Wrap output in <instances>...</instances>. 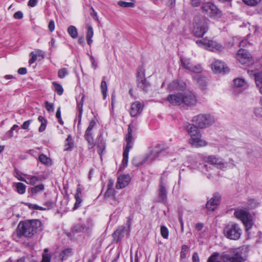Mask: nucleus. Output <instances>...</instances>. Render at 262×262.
I'll use <instances>...</instances> for the list:
<instances>
[{
  "mask_svg": "<svg viewBox=\"0 0 262 262\" xmlns=\"http://www.w3.org/2000/svg\"><path fill=\"white\" fill-rule=\"evenodd\" d=\"M208 31V26L205 21L196 23L193 27V32L197 37H202Z\"/></svg>",
  "mask_w": 262,
  "mask_h": 262,
  "instance_id": "2eb2a0df",
  "label": "nucleus"
},
{
  "mask_svg": "<svg viewBox=\"0 0 262 262\" xmlns=\"http://www.w3.org/2000/svg\"><path fill=\"white\" fill-rule=\"evenodd\" d=\"M255 216L247 212V231L250 229L254 225Z\"/></svg>",
  "mask_w": 262,
  "mask_h": 262,
  "instance_id": "72a5a7b5",
  "label": "nucleus"
},
{
  "mask_svg": "<svg viewBox=\"0 0 262 262\" xmlns=\"http://www.w3.org/2000/svg\"><path fill=\"white\" fill-rule=\"evenodd\" d=\"M16 188L17 192L19 194H24L26 192V187L22 183L18 182L16 184Z\"/></svg>",
  "mask_w": 262,
  "mask_h": 262,
  "instance_id": "a19ab883",
  "label": "nucleus"
},
{
  "mask_svg": "<svg viewBox=\"0 0 262 262\" xmlns=\"http://www.w3.org/2000/svg\"><path fill=\"white\" fill-rule=\"evenodd\" d=\"M248 73L250 76L254 78L255 84L256 86L259 88V91L260 88L262 86V71L256 72L253 74L252 71H248Z\"/></svg>",
  "mask_w": 262,
  "mask_h": 262,
  "instance_id": "393cba45",
  "label": "nucleus"
},
{
  "mask_svg": "<svg viewBox=\"0 0 262 262\" xmlns=\"http://www.w3.org/2000/svg\"><path fill=\"white\" fill-rule=\"evenodd\" d=\"M254 114L257 118H262V106L255 107L254 110Z\"/></svg>",
  "mask_w": 262,
  "mask_h": 262,
  "instance_id": "3c124183",
  "label": "nucleus"
},
{
  "mask_svg": "<svg viewBox=\"0 0 262 262\" xmlns=\"http://www.w3.org/2000/svg\"><path fill=\"white\" fill-rule=\"evenodd\" d=\"M196 103V97L191 91L186 90L182 93V104L188 106H192L195 105Z\"/></svg>",
  "mask_w": 262,
  "mask_h": 262,
  "instance_id": "9d476101",
  "label": "nucleus"
},
{
  "mask_svg": "<svg viewBox=\"0 0 262 262\" xmlns=\"http://www.w3.org/2000/svg\"><path fill=\"white\" fill-rule=\"evenodd\" d=\"M119 6L125 8H130L134 6V3L132 2H126L124 1H119L118 3Z\"/></svg>",
  "mask_w": 262,
  "mask_h": 262,
  "instance_id": "8fccbe9b",
  "label": "nucleus"
},
{
  "mask_svg": "<svg viewBox=\"0 0 262 262\" xmlns=\"http://www.w3.org/2000/svg\"><path fill=\"white\" fill-rule=\"evenodd\" d=\"M137 86L144 92L148 91L150 83L145 77L144 70L142 67L137 71Z\"/></svg>",
  "mask_w": 262,
  "mask_h": 262,
  "instance_id": "1a4fd4ad",
  "label": "nucleus"
},
{
  "mask_svg": "<svg viewBox=\"0 0 262 262\" xmlns=\"http://www.w3.org/2000/svg\"><path fill=\"white\" fill-rule=\"evenodd\" d=\"M97 147L99 148V150L98 151L99 154H100V152H102V150L105 148V143L103 141V140H102L101 135L99 136V137L98 138Z\"/></svg>",
  "mask_w": 262,
  "mask_h": 262,
  "instance_id": "c03bdc74",
  "label": "nucleus"
},
{
  "mask_svg": "<svg viewBox=\"0 0 262 262\" xmlns=\"http://www.w3.org/2000/svg\"><path fill=\"white\" fill-rule=\"evenodd\" d=\"M41 223L38 220H32L20 222L18 225L17 234L20 237L22 236L32 237L37 230H41Z\"/></svg>",
  "mask_w": 262,
  "mask_h": 262,
  "instance_id": "f257e3e1",
  "label": "nucleus"
},
{
  "mask_svg": "<svg viewBox=\"0 0 262 262\" xmlns=\"http://www.w3.org/2000/svg\"><path fill=\"white\" fill-rule=\"evenodd\" d=\"M130 181L129 175H120L118 177L116 185L117 189H121L127 186Z\"/></svg>",
  "mask_w": 262,
  "mask_h": 262,
  "instance_id": "4be33fe9",
  "label": "nucleus"
},
{
  "mask_svg": "<svg viewBox=\"0 0 262 262\" xmlns=\"http://www.w3.org/2000/svg\"><path fill=\"white\" fill-rule=\"evenodd\" d=\"M167 89L170 92L183 93L186 90V84L184 81L176 80L169 84Z\"/></svg>",
  "mask_w": 262,
  "mask_h": 262,
  "instance_id": "f8f14e48",
  "label": "nucleus"
},
{
  "mask_svg": "<svg viewBox=\"0 0 262 262\" xmlns=\"http://www.w3.org/2000/svg\"><path fill=\"white\" fill-rule=\"evenodd\" d=\"M49 30L51 32H53L55 29V24L53 20H50L48 25Z\"/></svg>",
  "mask_w": 262,
  "mask_h": 262,
  "instance_id": "0e129e2a",
  "label": "nucleus"
},
{
  "mask_svg": "<svg viewBox=\"0 0 262 262\" xmlns=\"http://www.w3.org/2000/svg\"><path fill=\"white\" fill-rule=\"evenodd\" d=\"M184 127L191 137L189 142L192 146L200 147L207 145L206 142L201 139V134L196 126L188 122H185Z\"/></svg>",
  "mask_w": 262,
  "mask_h": 262,
  "instance_id": "f03ea898",
  "label": "nucleus"
},
{
  "mask_svg": "<svg viewBox=\"0 0 262 262\" xmlns=\"http://www.w3.org/2000/svg\"><path fill=\"white\" fill-rule=\"evenodd\" d=\"M13 17L15 19H21L23 17V13L21 11H17L14 14Z\"/></svg>",
  "mask_w": 262,
  "mask_h": 262,
  "instance_id": "e2e57ef3",
  "label": "nucleus"
},
{
  "mask_svg": "<svg viewBox=\"0 0 262 262\" xmlns=\"http://www.w3.org/2000/svg\"><path fill=\"white\" fill-rule=\"evenodd\" d=\"M105 197L111 198V203L114 206H116L119 203V201L114 195V190L113 188H108L107 189L105 193Z\"/></svg>",
  "mask_w": 262,
  "mask_h": 262,
  "instance_id": "cd10ccee",
  "label": "nucleus"
},
{
  "mask_svg": "<svg viewBox=\"0 0 262 262\" xmlns=\"http://www.w3.org/2000/svg\"><path fill=\"white\" fill-rule=\"evenodd\" d=\"M38 159L41 163L46 165H50L52 164L51 160L43 154L39 156Z\"/></svg>",
  "mask_w": 262,
  "mask_h": 262,
  "instance_id": "f704fd0d",
  "label": "nucleus"
},
{
  "mask_svg": "<svg viewBox=\"0 0 262 262\" xmlns=\"http://www.w3.org/2000/svg\"><path fill=\"white\" fill-rule=\"evenodd\" d=\"M47 124V122L41 123V125L38 129L39 132H43V131H45L46 128Z\"/></svg>",
  "mask_w": 262,
  "mask_h": 262,
  "instance_id": "338daca9",
  "label": "nucleus"
},
{
  "mask_svg": "<svg viewBox=\"0 0 262 262\" xmlns=\"http://www.w3.org/2000/svg\"><path fill=\"white\" fill-rule=\"evenodd\" d=\"M207 161L210 164L213 165L218 168L223 169L227 167L228 163L225 162L221 158L217 156H209L207 157Z\"/></svg>",
  "mask_w": 262,
  "mask_h": 262,
  "instance_id": "ddd939ff",
  "label": "nucleus"
},
{
  "mask_svg": "<svg viewBox=\"0 0 262 262\" xmlns=\"http://www.w3.org/2000/svg\"><path fill=\"white\" fill-rule=\"evenodd\" d=\"M234 84L233 92L235 94L238 95L244 90L243 87L245 84V79L239 78H236L234 80Z\"/></svg>",
  "mask_w": 262,
  "mask_h": 262,
  "instance_id": "5701e85b",
  "label": "nucleus"
},
{
  "mask_svg": "<svg viewBox=\"0 0 262 262\" xmlns=\"http://www.w3.org/2000/svg\"><path fill=\"white\" fill-rule=\"evenodd\" d=\"M49 250L47 248L44 249V252L42 254V258L41 262H50L51 256L48 253Z\"/></svg>",
  "mask_w": 262,
  "mask_h": 262,
  "instance_id": "79ce46f5",
  "label": "nucleus"
},
{
  "mask_svg": "<svg viewBox=\"0 0 262 262\" xmlns=\"http://www.w3.org/2000/svg\"><path fill=\"white\" fill-rule=\"evenodd\" d=\"M127 225L128 226V230L126 229L125 227L120 226L114 232L113 234V237L114 240L116 242H120L124 237L125 234H129L130 231V220H128L127 222Z\"/></svg>",
  "mask_w": 262,
  "mask_h": 262,
  "instance_id": "9b49d317",
  "label": "nucleus"
},
{
  "mask_svg": "<svg viewBox=\"0 0 262 262\" xmlns=\"http://www.w3.org/2000/svg\"><path fill=\"white\" fill-rule=\"evenodd\" d=\"M97 120L96 119H92L89 123L84 133V138L89 144V148L91 149L94 147V139L93 137V129L96 126Z\"/></svg>",
  "mask_w": 262,
  "mask_h": 262,
  "instance_id": "6e6552de",
  "label": "nucleus"
},
{
  "mask_svg": "<svg viewBox=\"0 0 262 262\" xmlns=\"http://www.w3.org/2000/svg\"><path fill=\"white\" fill-rule=\"evenodd\" d=\"M192 122L195 123L199 127L204 128L212 124L215 119L209 114H200L193 117Z\"/></svg>",
  "mask_w": 262,
  "mask_h": 262,
  "instance_id": "7ed1b4c3",
  "label": "nucleus"
},
{
  "mask_svg": "<svg viewBox=\"0 0 262 262\" xmlns=\"http://www.w3.org/2000/svg\"><path fill=\"white\" fill-rule=\"evenodd\" d=\"M221 200V195L218 193H215L210 200L207 201L206 207L208 210L214 211L219 205Z\"/></svg>",
  "mask_w": 262,
  "mask_h": 262,
  "instance_id": "6ab92c4d",
  "label": "nucleus"
},
{
  "mask_svg": "<svg viewBox=\"0 0 262 262\" xmlns=\"http://www.w3.org/2000/svg\"><path fill=\"white\" fill-rule=\"evenodd\" d=\"M249 30L250 33L248 34L247 37H250V36H253L255 34V33L257 31V28L254 26H249Z\"/></svg>",
  "mask_w": 262,
  "mask_h": 262,
  "instance_id": "603ef678",
  "label": "nucleus"
},
{
  "mask_svg": "<svg viewBox=\"0 0 262 262\" xmlns=\"http://www.w3.org/2000/svg\"><path fill=\"white\" fill-rule=\"evenodd\" d=\"M18 73L20 75H25L27 73V70L25 68H20L18 70Z\"/></svg>",
  "mask_w": 262,
  "mask_h": 262,
  "instance_id": "774afa93",
  "label": "nucleus"
},
{
  "mask_svg": "<svg viewBox=\"0 0 262 262\" xmlns=\"http://www.w3.org/2000/svg\"><path fill=\"white\" fill-rule=\"evenodd\" d=\"M100 89L102 94L103 95V99H105L107 96V85L106 82L105 81V78L103 77L102 78V80L101 82Z\"/></svg>",
  "mask_w": 262,
  "mask_h": 262,
  "instance_id": "7c9ffc66",
  "label": "nucleus"
},
{
  "mask_svg": "<svg viewBox=\"0 0 262 262\" xmlns=\"http://www.w3.org/2000/svg\"><path fill=\"white\" fill-rule=\"evenodd\" d=\"M25 176L27 177V179L29 180V181H27V182H26L28 184L33 185L41 180L37 176H33L28 174H25Z\"/></svg>",
  "mask_w": 262,
  "mask_h": 262,
  "instance_id": "c9c22d12",
  "label": "nucleus"
},
{
  "mask_svg": "<svg viewBox=\"0 0 262 262\" xmlns=\"http://www.w3.org/2000/svg\"><path fill=\"white\" fill-rule=\"evenodd\" d=\"M55 202L54 201L49 200L47 201L44 204L45 208L46 209H50L54 207Z\"/></svg>",
  "mask_w": 262,
  "mask_h": 262,
  "instance_id": "864d4df0",
  "label": "nucleus"
},
{
  "mask_svg": "<svg viewBox=\"0 0 262 262\" xmlns=\"http://www.w3.org/2000/svg\"><path fill=\"white\" fill-rule=\"evenodd\" d=\"M188 248V246L186 245H183L182 246L180 252V258L181 259L186 258V252L187 251Z\"/></svg>",
  "mask_w": 262,
  "mask_h": 262,
  "instance_id": "49530a36",
  "label": "nucleus"
},
{
  "mask_svg": "<svg viewBox=\"0 0 262 262\" xmlns=\"http://www.w3.org/2000/svg\"><path fill=\"white\" fill-rule=\"evenodd\" d=\"M72 252V249L68 248L63 250L60 253V257L62 260H65L71 255Z\"/></svg>",
  "mask_w": 262,
  "mask_h": 262,
  "instance_id": "37998d69",
  "label": "nucleus"
},
{
  "mask_svg": "<svg viewBox=\"0 0 262 262\" xmlns=\"http://www.w3.org/2000/svg\"><path fill=\"white\" fill-rule=\"evenodd\" d=\"M44 190V185L42 184L36 185L30 189L32 194H37Z\"/></svg>",
  "mask_w": 262,
  "mask_h": 262,
  "instance_id": "ea45409f",
  "label": "nucleus"
},
{
  "mask_svg": "<svg viewBox=\"0 0 262 262\" xmlns=\"http://www.w3.org/2000/svg\"><path fill=\"white\" fill-rule=\"evenodd\" d=\"M198 46L213 52L221 51L223 47L217 42L207 39H203L196 41Z\"/></svg>",
  "mask_w": 262,
  "mask_h": 262,
  "instance_id": "423d86ee",
  "label": "nucleus"
},
{
  "mask_svg": "<svg viewBox=\"0 0 262 262\" xmlns=\"http://www.w3.org/2000/svg\"><path fill=\"white\" fill-rule=\"evenodd\" d=\"M15 177L17 178V179L21 181H23L24 182H27V180L21 176V174L18 171L15 172Z\"/></svg>",
  "mask_w": 262,
  "mask_h": 262,
  "instance_id": "bf43d9fd",
  "label": "nucleus"
},
{
  "mask_svg": "<svg viewBox=\"0 0 262 262\" xmlns=\"http://www.w3.org/2000/svg\"><path fill=\"white\" fill-rule=\"evenodd\" d=\"M68 32L70 36L73 39H75L78 37L77 29L74 26H70L68 27Z\"/></svg>",
  "mask_w": 262,
  "mask_h": 262,
  "instance_id": "e433bc0d",
  "label": "nucleus"
},
{
  "mask_svg": "<svg viewBox=\"0 0 262 262\" xmlns=\"http://www.w3.org/2000/svg\"><path fill=\"white\" fill-rule=\"evenodd\" d=\"M254 63L253 57L250 54H247V66H252Z\"/></svg>",
  "mask_w": 262,
  "mask_h": 262,
  "instance_id": "5fc2aeb1",
  "label": "nucleus"
},
{
  "mask_svg": "<svg viewBox=\"0 0 262 262\" xmlns=\"http://www.w3.org/2000/svg\"><path fill=\"white\" fill-rule=\"evenodd\" d=\"M201 9L205 15L213 19H217L222 15L221 11L211 3L204 4L201 6Z\"/></svg>",
  "mask_w": 262,
  "mask_h": 262,
  "instance_id": "39448f33",
  "label": "nucleus"
},
{
  "mask_svg": "<svg viewBox=\"0 0 262 262\" xmlns=\"http://www.w3.org/2000/svg\"><path fill=\"white\" fill-rule=\"evenodd\" d=\"M261 0H247V5L255 6L259 3Z\"/></svg>",
  "mask_w": 262,
  "mask_h": 262,
  "instance_id": "13d9d810",
  "label": "nucleus"
},
{
  "mask_svg": "<svg viewBox=\"0 0 262 262\" xmlns=\"http://www.w3.org/2000/svg\"><path fill=\"white\" fill-rule=\"evenodd\" d=\"M86 39L87 40L88 44L91 46L93 42L92 37L94 35V31L92 26L90 24L86 25Z\"/></svg>",
  "mask_w": 262,
  "mask_h": 262,
  "instance_id": "c85d7f7f",
  "label": "nucleus"
},
{
  "mask_svg": "<svg viewBox=\"0 0 262 262\" xmlns=\"http://www.w3.org/2000/svg\"><path fill=\"white\" fill-rule=\"evenodd\" d=\"M259 205V203L253 198H249L247 201V209H254Z\"/></svg>",
  "mask_w": 262,
  "mask_h": 262,
  "instance_id": "2f4dec72",
  "label": "nucleus"
},
{
  "mask_svg": "<svg viewBox=\"0 0 262 262\" xmlns=\"http://www.w3.org/2000/svg\"><path fill=\"white\" fill-rule=\"evenodd\" d=\"M75 199L76 200V202H75L74 207H73L74 210L77 209L80 206V204L82 201V199L81 198V195H78V194H75Z\"/></svg>",
  "mask_w": 262,
  "mask_h": 262,
  "instance_id": "a18cd8bd",
  "label": "nucleus"
},
{
  "mask_svg": "<svg viewBox=\"0 0 262 262\" xmlns=\"http://www.w3.org/2000/svg\"><path fill=\"white\" fill-rule=\"evenodd\" d=\"M211 68L215 73L225 74L229 73L230 69L226 64L220 60H216L212 64Z\"/></svg>",
  "mask_w": 262,
  "mask_h": 262,
  "instance_id": "4468645a",
  "label": "nucleus"
},
{
  "mask_svg": "<svg viewBox=\"0 0 262 262\" xmlns=\"http://www.w3.org/2000/svg\"><path fill=\"white\" fill-rule=\"evenodd\" d=\"M158 202L165 204L167 202V191L164 183H163V177H161L160 183L158 194Z\"/></svg>",
  "mask_w": 262,
  "mask_h": 262,
  "instance_id": "412c9836",
  "label": "nucleus"
},
{
  "mask_svg": "<svg viewBox=\"0 0 262 262\" xmlns=\"http://www.w3.org/2000/svg\"><path fill=\"white\" fill-rule=\"evenodd\" d=\"M193 78L202 89L204 90L206 88L207 82L205 77L200 74H196L193 77Z\"/></svg>",
  "mask_w": 262,
  "mask_h": 262,
  "instance_id": "bb28decb",
  "label": "nucleus"
},
{
  "mask_svg": "<svg viewBox=\"0 0 262 262\" xmlns=\"http://www.w3.org/2000/svg\"><path fill=\"white\" fill-rule=\"evenodd\" d=\"M69 74L68 70L67 68H62L58 72V76L59 78L62 79L67 76Z\"/></svg>",
  "mask_w": 262,
  "mask_h": 262,
  "instance_id": "de8ad7c7",
  "label": "nucleus"
},
{
  "mask_svg": "<svg viewBox=\"0 0 262 262\" xmlns=\"http://www.w3.org/2000/svg\"><path fill=\"white\" fill-rule=\"evenodd\" d=\"M234 215L235 217L241 221L243 225L246 226V209L237 208L235 210Z\"/></svg>",
  "mask_w": 262,
  "mask_h": 262,
  "instance_id": "a878e982",
  "label": "nucleus"
},
{
  "mask_svg": "<svg viewBox=\"0 0 262 262\" xmlns=\"http://www.w3.org/2000/svg\"><path fill=\"white\" fill-rule=\"evenodd\" d=\"M192 262H200V258L197 252H194L192 256Z\"/></svg>",
  "mask_w": 262,
  "mask_h": 262,
  "instance_id": "680f3d73",
  "label": "nucleus"
},
{
  "mask_svg": "<svg viewBox=\"0 0 262 262\" xmlns=\"http://www.w3.org/2000/svg\"><path fill=\"white\" fill-rule=\"evenodd\" d=\"M87 227L84 224H78L73 228V231L75 233L81 232L85 229H88Z\"/></svg>",
  "mask_w": 262,
  "mask_h": 262,
  "instance_id": "4c0bfd02",
  "label": "nucleus"
},
{
  "mask_svg": "<svg viewBox=\"0 0 262 262\" xmlns=\"http://www.w3.org/2000/svg\"><path fill=\"white\" fill-rule=\"evenodd\" d=\"M225 236L229 239L237 240L241 235V229L238 225L235 223L227 225L224 230Z\"/></svg>",
  "mask_w": 262,
  "mask_h": 262,
  "instance_id": "20e7f679",
  "label": "nucleus"
},
{
  "mask_svg": "<svg viewBox=\"0 0 262 262\" xmlns=\"http://www.w3.org/2000/svg\"><path fill=\"white\" fill-rule=\"evenodd\" d=\"M31 122H32V120H29L28 121L24 122L21 126V128H23L24 129H28L29 127Z\"/></svg>",
  "mask_w": 262,
  "mask_h": 262,
  "instance_id": "052dcab7",
  "label": "nucleus"
},
{
  "mask_svg": "<svg viewBox=\"0 0 262 262\" xmlns=\"http://www.w3.org/2000/svg\"><path fill=\"white\" fill-rule=\"evenodd\" d=\"M239 47V49L236 52L235 58L241 64L244 65L246 64V41L242 40Z\"/></svg>",
  "mask_w": 262,
  "mask_h": 262,
  "instance_id": "dca6fc26",
  "label": "nucleus"
},
{
  "mask_svg": "<svg viewBox=\"0 0 262 262\" xmlns=\"http://www.w3.org/2000/svg\"><path fill=\"white\" fill-rule=\"evenodd\" d=\"M52 84L54 86V91L57 93L58 95H61L63 92V89L62 85L55 81L52 82Z\"/></svg>",
  "mask_w": 262,
  "mask_h": 262,
  "instance_id": "58836bf2",
  "label": "nucleus"
},
{
  "mask_svg": "<svg viewBox=\"0 0 262 262\" xmlns=\"http://www.w3.org/2000/svg\"><path fill=\"white\" fill-rule=\"evenodd\" d=\"M38 0H29L28 5L31 7H35L37 4Z\"/></svg>",
  "mask_w": 262,
  "mask_h": 262,
  "instance_id": "69168bd1",
  "label": "nucleus"
},
{
  "mask_svg": "<svg viewBox=\"0 0 262 262\" xmlns=\"http://www.w3.org/2000/svg\"><path fill=\"white\" fill-rule=\"evenodd\" d=\"M30 56H31V58L29 60V63L30 64H31L37 60V55L33 52H32Z\"/></svg>",
  "mask_w": 262,
  "mask_h": 262,
  "instance_id": "6e6d98bb",
  "label": "nucleus"
},
{
  "mask_svg": "<svg viewBox=\"0 0 262 262\" xmlns=\"http://www.w3.org/2000/svg\"><path fill=\"white\" fill-rule=\"evenodd\" d=\"M166 150V148H164L163 145L159 144L157 145L154 147L151 148V149L150 151V154L147 158L151 161H153L158 157L160 154Z\"/></svg>",
  "mask_w": 262,
  "mask_h": 262,
  "instance_id": "aec40b11",
  "label": "nucleus"
},
{
  "mask_svg": "<svg viewBox=\"0 0 262 262\" xmlns=\"http://www.w3.org/2000/svg\"><path fill=\"white\" fill-rule=\"evenodd\" d=\"M181 61L182 67L192 72L200 73L202 71L201 65H193L190 61L189 59L181 58Z\"/></svg>",
  "mask_w": 262,
  "mask_h": 262,
  "instance_id": "f3484780",
  "label": "nucleus"
},
{
  "mask_svg": "<svg viewBox=\"0 0 262 262\" xmlns=\"http://www.w3.org/2000/svg\"><path fill=\"white\" fill-rule=\"evenodd\" d=\"M84 98V94H82V97L80 101L79 102H77V108H78V113H79V114H78L79 122H80L81 121L82 114L83 113L82 107H83V105Z\"/></svg>",
  "mask_w": 262,
  "mask_h": 262,
  "instance_id": "473e14b6",
  "label": "nucleus"
},
{
  "mask_svg": "<svg viewBox=\"0 0 262 262\" xmlns=\"http://www.w3.org/2000/svg\"><path fill=\"white\" fill-rule=\"evenodd\" d=\"M74 141L72 136L69 135L64 142V150L71 151L74 147Z\"/></svg>",
  "mask_w": 262,
  "mask_h": 262,
  "instance_id": "c756f323",
  "label": "nucleus"
},
{
  "mask_svg": "<svg viewBox=\"0 0 262 262\" xmlns=\"http://www.w3.org/2000/svg\"><path fill=\"white\" fill-rule=\"evenodd\" d=\"M46 107L48 111L53 112L54 111V105L53 103H49L48 101L45 102Z\"/></svg>",
  "mask_w": 262,
  "mask_h": 262,
  "instance_id": "4d7b16f0",
  "label": "nucleus"
},
{
  "mask_svg": "<svg viewBox=\"0 0 262 262\" xmlns=\"http://www.w3.org/2000/svg\"><path fill=\"white\" fill-rule=\"evenodd\" d=\"M166 100L173 105H180L182 102V92L170 94L168 95Z\"/></svg>",
  "mask_w": 262,
  "mask_h": 262,
  "instance_id": "a211bd4d",
  "label": "nucleus"
},
{
  "mask_svg": "<svg viewBox=\"0 0 262 262\" xmlns=\"http://www.w3.org/2000/svg\"><path fill=\"white\" fill-rule=\"evenodd\" d=\"M132 140V129L131 128L130 125H129L128 127V132L125 138L126 145L123 153V158L122 160V163L124 166H126L128 162V153L130 149L132 148L131 144Z\"/></svg>",
  "mask_w": 262,
  "mask_h": 262,
  "instance_id": "0eeeda50",
  "label": "nucleus"
},
{
  "mask_svg": "<svg viewBox=\"0 0 262 262\" xmlns=\"http://www.w3.org/2000/svg\"><path fill=\"white\" fill-rule=\"evenodd\" d=\"M160 232L162 236L165 239L168 238L169 235V231L167 227L164 226H162L160 229Z\"/></svg>",
  "mask_w": 262,
  "mask_h": 262,
  "instance_id": "09e8293b",
  "label": "nucleus"
},
{
  "mask_svg": "<svg viewBox=\"0 0 262 262\" xmlns=\"http://www.w3.org/2000/svg\"><path fill=\"white\" fill-rule=\"evenodd\" d=\"M142 108L143 106L141 103L139 101H136L131 104L130 115L132 117H136L141 113Z\"/></svg>",
  "mask_w": 262,
  "mask_h": 262,
  "instance_id": "b1692460",
  "label": "nucleus"
}]
</instances>
